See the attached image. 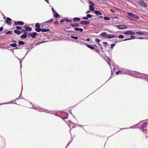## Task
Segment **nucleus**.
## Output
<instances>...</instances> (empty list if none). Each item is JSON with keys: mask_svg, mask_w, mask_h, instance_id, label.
<instances>
[{"mask_svg": "<svg viewBox=\"0 0 148 148\" xmlns=\"http://www.w3.org/2000/svg\"><path fill=\"white\" fill-rule=\"evenodd\" d=\"M127 14L129 16L132 18H133L135 19H137L139 18V17L136 15L130 13H128Z\"/></svg>", "mask_w": 148, "mask_h": 148, "instance_id": "obj_1", "label": "nucleus"}, {"mask_svg": "<svg viewBox=\"0 0 148 148\" xmlns=\"http://www.w3.org/2000/svg\"><path fill=\"white\" fill-rule=\"evenodd\" d=\"M117 28L119 29H127L128 27L124 25H118L117 26Z\"/></svg>", "mask_w": 148, "mask_h": 148, "instance_id": "obj_2", "label": "nucleus"}, {"mask_svg": "<svg viewBox=\"0 0 148 148\" xmlns=\"http://www.w3.org/2000/svg\"><path fill=\"white\" fill-rule=\"evenodd\" d=\"M14 24L15 25H24V23L21 21H14Z\"/></svg>", "mask_w": 148, "mask_h": 148, "instance_id": "obj_3", "label": "nucleus"}, {"mask_svg": "<svg viewBox=\"0 0 148 148\" xmlns=\"http://www.w3.org/2000/svg\"><path fill=\"white\" fill-rule=\"evenodd\" d=\"M117 37V36H116L115 35L108 34H107L106 38H116Z\"/></svg>", "mask_w": 148, "mask_h": 148, "instance_id": "obj_4", "label": "nucleus"}, {"mask_svg": "<svg viewBox=\"0 0 148 148\" xmlns=\"http://www.w3.org/2000/svg\"><path fill=\"white\" fill-rule=\"evenodd\" d=\"M123 34L126 35H134L135 34V33L134 32L131 31L125 32L123 33Z\"/></svg>", "mask_w": 148, "mask_h": 148, "instance_id": "obj_5", "label": "nucleus"}, {"mask_svg": "<svg viewBox=\"0 0 148 148\" xmlns=\"http://www.w3.org/2000/svg\"><path fill=\"white\" fill-rule=\"evenodd\" d=\"M90 23L89 21H81L80 23L82 24L87 25L89 24Z\"/></svg>", "mask_w": 148, "mask_h": 148, "instance_id": "obj_6", "label": "nucleus"}, {"mask_svg": "<svg viewBox=\"0 0 148 148\" xmlns=\"http://www.w3.org/2000/svg\"><path fill=\"white\" fill-rule=\"evenodd\" d=\"M10 46H11V47H16L15 49H20V48L16 47L17 46V44L16 43H12V44H10Z\"/></svg>", "mask_w": 148, "mask_h": 148, "instance_id": "obj_7", "label": "nucleus"}, {"mask_svg": "<svg viewBox=\"0 0 148 148\" xmlns=\"http://www.w3.org/2000/svg\"><path fill=\"white\" fill-rule=\"evenodd\" d=\"M31 35V36L32 38H34L36 37V35H38V34L36 32H33L32 33Z\"/></svg>", "mask_w": 148, "mask_h": 148, "instance_id": "obj_8", "label": "nucleus"}, {"mask_svg": "<svg viewBox=\"0 0 148 148\" xmlns=\"http://www.w3.org/2000/svg\"><path fill=\"white\" fill-rule=\"evenodd\" d=\"M94 12L96 15H102V13L99 11H98L96 10L94 11Z\"/></svg>", "mask_w": 148, "mask_h": 148, "instance_id": "obj_9", "label": "nucleus"}, {"mask_svg": "<svg viewBox=\"0 0 148 148\" xmlns=\"http://www.w3.org/2000/svg\"><path fill=\"white\" fill-rule=\"evenodd\" d=\"M5 144L4 139H3L2 141H0V145L2 147H4Z\"/></svg>", "mask_w": 148, "mask_h": 148, "instance_id": "obj_10", "label": "nucleus"}, {"mask_svg": "<svg viewBox=\"0 0 148 148\" xmlns=\"http://www.w3.org/2000/svg\"><path fill=\"white\" fill-rule=\"evenodd\" d=\"M27 34V32L25 33L24 34L21 36L20 37L21 38H26L27 37L26 34Z\"/></svg>", "mask_w": 148, "mask_h": 148, "instance_id": "obj_11", "label": "nucleus"}, {"mask_svg": "<svg viewBox=\"0 0 148 148\" xmlns=\"http://www.w3.org/2000/svg\"><path fill=\"white\" fill-rule=\"evenodd\" d=\"M130 38H128L127 39H124L123 40V41H125L127 40H130L131 39H134L135 38V36H133L131 35L130 36Z\"/></svg>", "mask_w": 148, "mask_h": 148, "instance_id": "obj_12", "label": "nucleus"}, {"mask_svg": "<svg viewBox=\"0 0 148 148\" xmlns=\"http://www.w3.org/2000/svg\"><path fill=\"white\" fill-rule=\"evenodd\" d=\"M147 125V123L146 122L144 123L141 125V128L142 130L143 131L144 127H146Z\"/></svg>", "mask_w": 148, "mask_h": 148, "instance_id": "obj_13", "label": "nucleus"}, {"mask_svg": "<svg viewBox=\"0 0 148 148\" xmlns=\"http://www.w3.org/2000/svg\"><path fill=\"white\" fill-rule=\"evenodd\" d=\"M14 33L16 34H20L21 33V31L18 30L17 29L15 30L14 31Z\"/></svg>", "mask_w": 148, "mask_h": 148, "instance_id": "obj_14", "label": "nucleus"}, {"mask_svg": "<svg viewBox=\"0 0 148 148\" xmlns=\"http://www.w3.org/2000/svg\"><path fill=\"white\" fill-rule=\"evenodd\" d=\"M25 30L29 32L32 30V28L29 27H27L25 28Z\"/></svg>", "mask_w": 148, "mask_h": 148, "instance_id": "obj_15", "label": "nucleus"}, {"mask_svg": "<svg viewBox=\"0 0 148 148\" xmlns=\"http://www.w3.org/2000/svg\"><path fill=\"white\" fill-rule=\"evenodd\" d=\"M85 44L88 47V48H89L90 49H91L94 50L95 48L94 47H92V46H91L90 45H88L87 43H85Z\"/></svg>", "mask_w": 148, "mask_h": 148, "instance_id": "obj_16", "label": "nucleus"}, {"mask_svg": "<svg viewBox=\"0 0 148 148\" xmlns=\"http://www.w3.org/2000/svg\"><path fill=\"white\" fill-rule=\"evenodd\" d=\"M80 20V18L78 17H75L73 19V21H79Z\"/></svg>", "mask_w": 148, "mask_h": 148, "instance_id": "obj_17", "label": "nucleus"}, {"mask_svg": "<svg viewBox=\"0 0 148 148\" xmlns=\"http://www.w3.org/2000/svg\"><path fill=\"white\" fill-rule=\"evenodd\" d=\"M136 34H140V35H143L145 34V33L143 32H136Z\"/></svg>", "mask_w": 148, "mask_h": 148, "instance_id": "obj_18", "label": "nucleus"}, {"mask_svg": "<svg viewBox=\"0 0 148 148\" xmlns=\"http://www.w3.org/2000/svg\"><path fill=\"white\" fill-rule=\"evenodd\" d=\"M71 26L73 27H77L79 26V24L78 23H76V24H72V23L71 24Z\"/></svg>", "mask_w": 148, "mask_h": 148, "instance_id": "obj_19", "label": "nucleus"}, {"mask_svg": "<svg viewBox=\"0 0 148 148\" xmlns=\"http://www.w3.org/2000/svg\"><path fill=\"white\" fill-rule=\"evenodd\" d=\"M89 9L90 11H93L94 10L95 8L93 6L90 5L89 6Z\"/></svg>", "mask_w": 148, "mask_h": 148, "instance_id": "obj_20", "label": "nucleus"}, {"mask_svg": "<svg viewBox=\"0 0 148 148\" xmlns=\"http://www.w3.org/2000/svg\"><path fill=\"white\" fill-rule=\"evenodd\" d=\"M49 29H42L41 30V31L42 32H47L49 31Z\"/></svg>", "mask_w": 148, "mask_h": 148, "instance_id": "obj_21", "label": "nucleus"}, {"mask_svg": "<svg viewBox=\"0 0 148 148\" xmlns=\"http://www.w3.org/2000/svg\"><path fill=\"white\" fill-rule=\"evenodd\" d=\"M54 17L56 18H57L59 16V14L58 13L56 12L54 13L53 14Z\"/></svg>", "mask_w": 148, "mask_h": 148, "instance_id": "obj_22", "label": "nucleus"}, {"mask_svg": "<svg viewBox=\"0 0 148 148\" xmlns=\"http://www.w3.org/2000/svg\"><path fill=\"white\" fill-rule=\"evenodd\" d=\"M18 43L20 45H24L25 44V43L23 41H20L18 42Z\"/></svg>", "mask_w": 148, "mask_h": 148, "instance_id": "obj_23", "label": "nucleus"}, {"mask_svg": "<svg viewBox=\"0 0 148 148\" xmlns=\"http://www.w3.org/2000/svg\"><path fill=\"white\" fill-rule=\"evenodd\" d=\"M107 34L106 32H103L101 34V35L103 37H105L106 38V37Z\"/></svg>", "mask_w": 148, "mask_h": 148, "instance_id": "obj_24", "label": "nucleus"}, {"mask_svg": "<svg viewBox=\"0 0 148 148\" xmlns=\"http://www.w3.org/2000/svg\"><path fill=\"white\" fill-rule=\"evenodd\" d=\"M42 29L40 28H37L35 29V30L38 32H40L41 31Z\"/></svg>", "mask_w": 148, "mask_h": 148, "instance_id": "obj_25", "label": "nucleus"}, {"mask_svg": "<svg viewBox=\"0 0 148 148\" xmlns=\"http://www.w3.org/2000/svg\"><path fill=\"white\" fill-rule=\"evenodd\" d=\"M35 26L37 28H39L40 27V25L38 23H36Z\"/></svg>", "mask_w": 148, "mask_h": 148, "instance_id": "obj_26", "label": "nucleus"}, {"mask_svg": "<svg viewBox=\"0 0 148 148\" xmlns=\"http://www.w3.org/2000/svg\"><path fill=\"white\" fill-rule=\"evenodd\" d=\"M71 38L76 40H77L78 39V38L77 36H71Z\"/></svg>", "mask_w": 148, "mask_h": 148, "instance_id": "obj_27", "label": "nucleus"}, {"mask_svg": "<svg viewBox=\"0 0 148 148\" xmlns=\"http://www.w3.org/2000/svg\"><path fill=\"white\" fill-rule=\"evenodd\" d=\"M140 5H141L145 7H146L147 6V5H146V4L143 2L141 3Z\"/></svg>", "mask_w": 148, "mask_h": 148, "instance_id": "obj_28", "label": "nucleus"}, {"mask_svg": "<svg viewBox=\"0 0 148 148\" xmlns=\"http://www.w3.org/2000/svg\"><path fill=\"white\" fill-rule=\"evenodd\" d=\"M17 29L20 30L22 29V27L19 26H16L15 28Z\"/></svg>", "mask_w": 148, "mask_h": 148, "instance_id": "obj_29", "label": "nucleus"}, {"mask_svg": "<svg viewBox=\"0 0 148 148\" xmlns=\"http://www.w3.org/2000/svg\"><path fill=\"white\" fill-rule=\"evenodd\" d=\"M64 20H65L67 22H72V20H69V19H68V18L64 19Z\"/></svg>", "mask_w": 148, "mask_h": 148, "instance_id": "obj_30", "label": "nucleus"}, {"mask_svg": "<svg viewBox=\"0 0 148 148\" xmlns=\"http://www.w3.org/2000/svg\"><path fill=\"white\" fill-rule=\"evenodd\" d=\"M104 20L107 21L109 20H110V18L107 16H105L104 17Z\"/></svg>", "mask_w": 148, "mask_h": 148, "instance_id": "obj_31", "label": "nucleus"}, {"mask_svg": "<svg viewBox=\"0 0 148 148\" xmlns=\"http://www.w3.org/2000/svg\"><path fill=\"white\" fill-rule=\"evenodd\" d=\"M118 37L120 38H124V36L122 35H120Z\"/></svg>", "mask_w": 148, "mask_h": 148, "instance_id": "obj_32", "label": "nucleus"}, {"mask_svg": "<svg viewBox=\"0 0 148 148\" xmlns=\"http://www.w3.org/2000/svg\"><path fill=\"white\" fill-rule=\"evenodd\" d=\"M53 18H51L49 20L46 21L45 22V23H48L49 22H51L53 21Z\"/></svg>", "mask_w": 148, "mask_h": 148, "instance_id": "obj_33", "label": "nucleus"}, {"mask_svg": "<svg viewBox=\"0 0 148 148\" xmlns=\"http://www.w3.org/2000/svg\"><path fill=\"white\" fill-rule=\"evenodd\" d=\"M122 72V71H118L116 72V75H118L119 74H121V73Z\"/></svg>", "mask_w": 148, "mask_h": 148, "instance_id": "obj_34", "label": "nucleus"}, {"mask_svg": "<svg viewBox=\"0 0 148 148\" xmlns=\"http://www.w3.org/2000/svg\"><path fill=\"white\" fill-rule=\"evenodd\" d=\"M115 45L116 44H112L111 45V49H113V48Z\"/></svg>", "mask_w": 148, "mask_h": 148, "instance_id": "obj_35", "label": "nucleus"}, {"mask_svg": "<svg viewBox=\"0 0 148 148\" xmlns=\"http://www.w3.org/2000/svg\"><path fill=\"white\" fill-rule=\"evenodd\" d=\"M95 41L97 43H99L100 41V40L98 39H95Z\"/></svg>", "mask_w": 148, "mask_h": 148, "instance_id": "obj_36", "label": "nucleus"}, {"mask_svg": "<svg viewBox=\"0 0 148 148\" xmlns=\"http://www.w3.org/2000/svg\"><path fill=\"white\" fill-rule=\"evenodd\" d=\"M12 21V19L10 18H8V17L7 18V19H6V21Z\"/></svg>", "mask_w": 148, "mask_h": 148, "instance_id": "obj_37", "label": "nucleus"}, {"mask_svg": "<svg viewBox=\"0 0 148 148\" xmlns=\"http://www.w3.org/2000/svg\"><path fill=\"white\" fill-rule=\"evenodd\" d=\"M12 33V32L11 31H9L5 33L6 34H11Z\"/></svg>", "mask_w": 148, "mask_h": 148, "instance_id": "obj_38", "label": "nucleus"}, {"mask_svg": "<svg viewBox=\"0 0 148 148\" xmlns=\"http://www.w3.org/2000/svg\"><path fill=\"white\" fill-rule=\"evenodd\" d=\"M87 16L88 18H91L92 16V15L90 14H88L87 15Z\"/></svg>", "mask_w": 148, "mask_h": 148, "instance_id": "obj_39", "label": "nucleus"}, {"mask_svg": "<svg viewBox=\"0 0 148 148\" xmlns=\"http://www.w3.org/2000/svg\"><path fill=\"white\" fill-rule=\"evenodd\" d=\"M54 23L56 25H58L59 24V22L58 21H57V20H56V21Z\"/></svg>", "mask_w": 148, "mask_h": 148, "instance_id": "obj_40", "label": "nucleus"}, {"mask_svg": "<svg viewBox=\"0 0 148 148\" xmlns=\"http://www.w3.org/2000/svg\"><path fill=\"white\" fill-rule=\"evenodd\" d=\"M6 23L8 25H11V23L8 21H6Z\"/></svg>", "mask_w": 148, "mask_h": 148, "instance_id": "obj_41", "label": "nucleus"}, {"mask_svg": "<svg viewBox=\"0 0 148 148\" xmlns=\"http://www.w3.org/2000/svg\"><path fill=\"white\" fill-rule=\"evenodd\" d=\"M82 18L83 19L87 20L88 19V18L87 17V16L86 17H82Z\"/></svg>", "mask_w": 148, "mask_h": 148, "instance_id": "obj_42", "label": "nucleus"}, {"mask_svg": "<svg viewBox=\"0 0 148 148\" xmlns=\"http://www.w3.org/2000/svg\"><path fill=\"white\" fill-rule=\"evenodd\" d=\"M110 12H112V13H115V12L114 11V10L112 9H110Z\"/></svg>", "mask_w": 148, "mask_h": 148, "instance_id": "obj_43", "label": "nucleus"}, {"mask_svg": "<svg viewBox=\"0 0 148 148\" xmlns=\"http://www.w3.org/2000/svg\"><path fill=\"white\" fill-rule=\"evenodd\" d=\"M79 28H75L74 29V30L76 31H79Z\"/></svg>", "mask_w": 148, "mask_h": 148, "instance_id": "obj_44", "label": "nucleus"}, {"mask_svg": "<svg viewBox=\"0 0 148 148\" xmlns=\"http://www.w3.org/2000/svg\"><path fill=\"white\" fill-rule=\"evenodd\" d=\"M65 20H64V19H62L60 21V23H63Z\"/></svg>", "mask_w": 148, "mask_h": 148, "instance_id": "obj_45", "label": "nucleus"}, {"mask_svg": "<svg viewBox=\"0 0 148 148\" xmlns=\"http://www.w3.org/2000/svg\"><path fill=\"white\" fill-rule=\"evenodd\" d=\"M51 9H52V12H53V13H55L56 12V11L53 8H52Z\"/></svg>", "mask_w": 148, "mask_h": 148, "instance_id": "obj_46", "label": "nucleus"}, {"mask_svg": "<svg viewBox=\"0 0 148 148\" xmlns=\"http://www.w3.org/2000/svg\"><path fill=\"white\" fill-rule=\"evenodd\" d=\"M3 29V27H1L0 28V31H2Z\"/></svg>", "mask_w": 148, "mask_h": 148, "instance_id": "obj_47", "label": "nucleus"}, {"mask_svg": "<svg viewBox=\"0 0 148 148\" xmlns=\"http://www.w3.org/2000/svg\"><path fill=\"white\" fill-rule=\"evenodd\" d=\"M22 31L23 32H24V33H26L25 32L26 31V30H25V29H23L22 30Z\"/></svg>", "mask_w": 148, "mask_h": 148, "instance_id": "obj_48", "label": "nucleus"}, {"mask_svg": "<svg viewBox=\"0 0 148 148\" xmlns=\"http://www.w3.org/2000/svg\"><path fill=\"white\" fill-rule=\"evenodd\" d=\"M83 30L82 28H79V31L80 32H82Z\"/></svg>", "mask_w": 148, "mask_h": 148, "instance_id": "obj_49", "label": "nucleus"}, {"mask_svg": "<svg viewBox=\"0 0 148 148\" xmlns=\"http://www.w3.org/2000/svg\"><path fill=\"white\" fill-rule=\"evenodd\" d=\"M31 34V33H28L27 34V36L28 37H30V36H31V35H30V34Z\"/></svg>", "mask_w": 148, "mask_h": 148, "instance_id": "obj_50", "label": "nucleus"}, {"mask_svg": "<svg viewBox=\"0 0 148 148\" xmlns=\"http://www.w3.org/2000/svg\"><path fill=\"white\" fill-rule=\"evenodd\" d=\"M90 12V11L89 10L87 11L86 13V14H88Z\"/></svg>", "mask_w": 148, "mask_h": 148, "instance_id": "obj_51", "label": "nucleus"}, {"mask_svg": "<svg viewBox=\"0 0 148 148\" xmlns=\"http://www.w3.org/2000/svg\"><path fill=\"white\" fill-rule=\"evenodd\" d=\"M48 3H49V0H45Z\"/></svg>", "mask_w": 148, "mask_h": 148, "instance_id": "obj_52", "label": "nucleus"}, {"mask_svg": "<svg viewBox=\"0 0 148 148\" xmlns=\"http://www.w3.org/2000/svg\"><path fill=\"white\" fill-rule=\"evenodd\" d=\"M99 18H103V16H99Z\"/></svg>", "mask_w": 148, "mask_h": 148, "instance_id": "obj_53", "label": "nucleus"}, {"mask_svg": "<svg viewBox=\"0 0 148 148\" xmlns=\"http://www.w3.org/2000/svg\"><path fill=\"white\" fill-rule=\"evenodd\" d=\"M138 39H143V38H138Z\"/></svg>", "mask_w": 148, "mask_h": 148, "instance_id": "obj_54", "label": "nucleus"}, {"mask_svg": "<svg viewBox=\"0 0 148 148\" xmlns=\"http://www.w3.org/2000/svg\"><path fill=\"white\" fill-rule=\"evenodd\" d=\"M86 40H87L88 41H89L90 40V39L89 38H87L86 39Z\"/></svg>", "mask_w": 148, "mask_h": 148, "instance_id": "obj_55", "label": "nucleus"}, {"mask_svg": "<svg viewBox=\"0 0 148 148\" xmlns=\"http://www.w3.org/2000/svg\"><path fill=\"white\" fill-rule=\"evenodd\" d=\"M18 98H16V99H15V101H16L17 100H18Z\"/></svg>", "mask_w": 148, "mask_h": 148, "instance_id": "obj_56", "label": "nucleus"}, {"mask_svg": "<svg viewBox=\"0 0 148 148\" xmlns=\"http://www.w3.org/2000/svg\"><path fill=\"white\" fill-rule=\"evenodd\" d=\"M13 42H16V41H14Z\"/></svg>", "mask_w": 148, "mask_h": 148, "instance_id": "obj_57", "label": "nucleus"}, {"mask_svg": "<svg viewBox=\"0 0 148 148\" xmlns=\"http://www.w3.org/2000/svg\"><path fill=\"white\" fill-rule=\"evenodd\" d=\"M116 8V9H117V10H119V9H118V8Z\"/></svg>", "mask_w": 148, "mask_h": 148, "instance_id": "obj_58", "label": "nucleus"}, {"mask_svg": "<svg viewBox=\"0 0 148 148\" xmlns=\"http://www.w3.org/2000/svg\"><path fill=\"white\" fill-rule=\"evenodd\" d=\"M147 136H146V138H147Z\"/></svg>", "mask_w": 148, "mask_h": 148, "instance_id": "obj_59", "label": "nucleus"}, {"mask_svg": "<svg viewBox=\"0 0 148 148\" xmlns=\"http://www.w3.org/2000/svg\"><path fill=\"white\" fill-rule=\"evenodd\" d=\"M105 1H107V0H104Z\"/></svg>", "mask_w": 148, "mask_h": 148, "instance_id": "obj_60", "label": "nucleus"}]
</instances>
